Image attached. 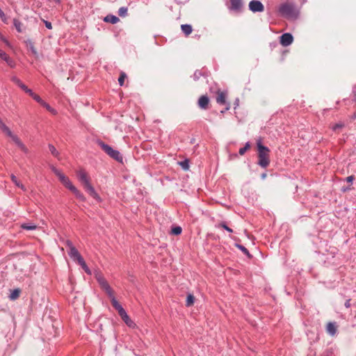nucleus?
<instances>
[{"mask_svg": "<svg viewBox=\"0 0 356 356\" xmlns=\"http://www.w3.org/2000/svg\"><path fill=\"white\" fill-rule=\"evenodd\" d=\"M278 12L281 16L289 19H295L299 15V10L293 3H282L278 8Z\"/></svg>", "mask_w": 356, "mask_h": 356, "instance_id": "obj_1", "label": "nucleus"}, {"mask_svg": "<svg viewBox=\"0 0 356 356\" xmlns=\"http://www.w3.org/2000/svg\"><path fill=\"white\" fill-rule=\"evenodd\" d=\"M257 146L259 158L257 164L261 168H266L270 163V149L266 146L263 145L260 140L257 142Z\"/></svg>", "mask_w": 356, "mask_h": 356, "instance_id": "obj_2", "label": "nucleus"}, {"mask_svg": "<svg viewBox=\"0 0 356 356\" xmlns=\"http://www.w3.org/2000/svg\"><path fill=\"white\" fill-rule=\"evenodd\" d=\"M97 144L102 148V149L111 158L115 159V161L122 163L123 161V157L120 152L117 150L114 149L110 145L104 143L103 141L98 140L97 141Z\"/></svg>", "mask_w": 356, "mask_h": 356, "instance_id": "obj_3", "label": "nucleus"}, {"mask_svg": "<svg viewBox=\"0 0 356 356\" xmlns=\"http://www.w3.org/2000/svg\"><path fill=\"white\" fill-rule=\"evenodd\" d=\"M95 277L101 289L105 291L108 297H111L114 294V292L106 280L100 273H97Z\"/></svg>", "mask_w": 356, "mask_h": 356, "instance_id": "obj_4", "label": "nucleus"}, {"mask_svg": "<svg viewBox=\"0 0 356 356\" xmlns=\"http://www.w3.org/2000/svg\"><path fill=\"white\" fill-rule=\"evenodd\" d=\"M230 11L236 13H240L243 9V0H230V6H228Z\"/></svg>", "mask_w": 356, "mask_h": 356, "instance_id": "obj_5", "label": "nucleus"}, {"mask_svg": "<svg viewBox=\"0 0 356 356\" xmlns=\"http://www.w3.org/2000/svg\"><path fill=\"white\" fill-rule=\"evenodd\" d=\"M249 9L252 13H261L264 10L263 3L259 0H252L249 3Z\"/></svg>", "mask_w": 356, "mask_h": 356, "instance_id": "obj_6", "label": "nucleus"}, {"mask_svg": "<svg viewBox=\"0 0 356 356\" xmlns=\"http://www.w3.org/2000/svg\"><path fill=\"white\" fill-rule=\"evenodd\" d=\"M64 186L67 188L70 191H72L74 195L78 198L81 201H84L85 200V197L84 195H83L82 193H81L73 184L71 182V181L69 179L68 181H67Z\"/></svg>", "mask_w": 356, "mask_h": 356, "instance_id": "obj_7", "label": "nucleus"}, {"mask_svg": "<svg viewBox=\"0 0 356 356\" xmlns=\"http://www.w3.org/2000/svg\"><path fill=\"white\" fill-rule=\"evenodd\" d=\"M293 40V35L289 33H285L280 36V43L283 47L290 45Z\"/></svg>", "mask_w": 356, "mask_h": 356, "instance_id": "obj_8", "label": "nucleus"}, {"mask_svg": "<svg viewBox=\"0 0 356 356\" xmlns=\"http://www.w3.org/2000/svg\"><path fill=\"white\" fill-rule=\"evenodd\" d=\"M68 254L72 259L76 261L77 263L83 259L76 248H72V250L68 251Z\"/></svg>", "mask_w": 356, "mask_h": 356, "instance_id": "obj_9", "label": "nucleus"}, {"mask_svg": "<svg viewBox=\"0 0 356 356\" xmlns=\"http://www.w3.org/2000/svg\"><path fill=\"white\" fill-rule=\"evenodd\" d=\"M12 140L15 143V145L25 154L29 153V149L26 147V145L22 143V141L19 139V138L15 135Z\"/></svg>", "mask_w": 356, "mask_h": 356, "instance_id": "obj_10", "label": "nucleus"}, {"mask_svg": "<svg viewBox=\"0 0 356 356\" xmlns=\"http://www.w3.org/2000/svg\"><path fill=\"white\" fill-rule=\"evenodd\" d=\"M12 140L15 143V145L25 154L29 153V149L26 147V145L22 143V141L19 139V138L15 135Z\"/></svg>", "mask_w": 356, "mask_h": 356, "instance_id": "obj_11", "label": "nucleus"}, {"mask_svg": "<svg viewBox=\"0 0 356 356\" xmlns=\"http://www.w3.org/2000/svg\"><path fill=\"white\" fill-rule=\"evenodd\" d=\"M77 177L83 186L90 183L88 175L83 170H80L77 172Z\"/></svg>", "mask_w": 356, "mask_h": 356, "instance_id": "obj_12", "label": "nucleus"}, {"mask_svg": "<svg viewBox=\"0 0 356 356\" xmlns=\"http://www.w3.org/2000/svg\"><path fill=\"white\" fill-rule=\"evenodd\" d=\"M83 186H84L86 191L89 193V195L90 196H92L93 198H95V200H97L98 201L101 200L100 197L97 193L94 187L90 184V183H89Z\"/></svg>", "mask_w": 356, "mask_h": 356, "instance_id": "obj_13", "label": "nucleus"}, {"mask_svg": "<svg viewBox=\"0 0 356 356\" xmlns=\"http://www.w3.org/2000/svg\"><path fill=\"white\" fill-rule=\"evenodd\" d=\"M0 58L3 60H4L10 67H15V61L11 58H10L5 51H3L1 49H0Z\"/></svg>", "mask_w": 356, "mask_h": 356, "instance_id": "obj_14", "label": "nucleus"}, {"mask_svg": "<svg viewBox=\"0 0 356 356\" xmlns=\"http://www.w3.org/2000/svg\"><path fill=\"white\" fill-rule=\"evenodd\" d=\"M209 103V97L207 95L201 96L198 99V106L202 109H206Z\"/></svg>", "mask_w": 356, "mask_h": 356, "instance_id": "obj_15", "label": "nucleus"}, {"mask_svg": "<svg viewBox=\"0 0 356 356\" xmlns=\"http://www.w3.org/2000/svg\"><path fill=\"white\" fill-rule=\"evenodd\" d=\"M337 324L335 322H329L327 324L326 330L330 336H334L337 333Z\"/></svg>", "mask_w": 356, "mask_h": 356, "instance_id": "obj_16", "label": "nucleus"}, {"mask_svg": "<svg viewBox=\"0 0 356 356\" xmlns=\"http://www.w3.org/2000/svg\"><path fill=\"white\" fill-rule=\"evenodd\" d=\"M227 99V94L225 92H219L218 93V96L216 97V102L218 104L220 105H227L229 104L226 101Z\"/></svg>", "mask_w": 356, "mask_h": 356, "instance_id": "obj_17", "label": "nucleus"}, {"mask_svg": "<svg viewBox=\"0 0 356 356\" xmlns=\"http://www.w3.org/2000/svg\"><path fill=\"white\" fill-rule=\"evenodd\" d=\"M104 21L106 22H109L112 24H115L119 21V18L113 15H108L104 17Z\"/></svg>", "mask_w": 356, "mask_h": 356, "instance_id": "obj_18", "label": "nucleus"}, {"mask_svg": "<svg viewBox=\"0 0 356 356\" xmlns=\"http://www.w3.org/2000/svg\"><path fill=\"white\" fill-rule=\"evenodd\" d=\"M12 181L15 184L16 186L20 188L24 191H26V187L17 179L16 176L12 174L10 175Z\"/></svg>", "mask_w": 356, "mask_h": 356, "instance_id": "obj_19", "label": "nucleus"}, {"mask_svg": "<svg viewBox=\"0 0 356 356\" xmlns=\"http://www.w3.org/2000/svg\"><path fill=\"white\" fill-rule=\"evenodd\" d=\"M111 299V304L113 307L118 311L121 309L122 305L118 302L116 298H115L114 294L111 297H108Z\"/></svg>", "mask_w": 356, "mask_h": 356, "instance_id": "obj_20", "label": "nucleus"}, {"mask_svg": "<svg viewBox=\"0 0 356 356\" xmlns=\"http://www.w3.org/2000/svg\"><path fill=\"white\" fill-rule=\"evenodd\" d=\"M181 31L186 35H188L191 33L193 29L190 24H182L181 26Z\"/></svg>", "mask_w": 356, "mask_h": 356, "instance_id": "obj_21", "label": "nucleus"}, {"mask_svg": "<svg viewBox=\"0 0 356 356\" xmlns=\"http://www.w3.org/2000/svg\"><path fill=\"white\" fill-rule=\"evenodd\" d=\"M21 227L22 229H26V230H34L37 228V226L33 223L28 222V223H23L21 225Z\"/></svg>", "mask_w": 356, "mask_h": 356, "instance_id": "obj_22", "label": "nucleus"}, {"mask_svg": "<svg viewBox=\"0 0 356 356\" xmlns=\"http://www.w3.org/2000/svg\"><path fill=\"white\" fill-rule=\"evenodd\" d=\"M20 290L19 289H14L9 296L10 300H14L19 298Z\"/></svg>", "mask_w": 356, "mask_h": 356, "instance_id": "obj_23", "label": "nucleus"}, {"mask_svg": "<svg viewBox=\"0 0 356 356\" xmlns=\"http://www.w3.org/2000/svg\"><path fill=\"white\" fill-rule=\"evenodd\" d=\"M13 24H14L16 30L17 31V32H19V33H22V24L21 23L20 21H19L17 19H13Z\"/></svg>", "mask_w": 356, "mask_h": 356, "instance_id": "obj_24", "label": "nucleus"}, {"mask_svg": "<svg viewBox=\"0 0 356 356\" xmlns=\"http://www.w3.org/2000/svg\"><path fill=\"white\" fill-rule=\"evenodd\" d=\"M81 267L84 270V271L88 274V275H90L91 274V271L89 269V268L88 267L87 264H86L84 259H82L81 261H80L79 263H78Z\"/></svg>", "mask_w": 356, "mask_h": 356, "instance_id": "obj_25", "label": "nucleus"}, {"mask_svg": "<svg viewBox=\"0 0 356 356\" xmlns=\"http://www.w3.org/2000/svg\"><path fill=\"white\" fill-rule=\"evenodd\" d=\"M26 43L27 44V46L30 48V50L31 51V52L35 56H37L38 52H37L35 48L34 47L33 43L30 40H28L27 41H26Z\"/></svg>", "mask_w": 356, "mask_h": 356, "instance_id": "obj_26", "label": "nucleus"}, {"mask_svg": "<svg viewBox=\"0 0 356 356\" xmlns=\"http://www.w3.org/2000/svg\"><path fill=\"white\" fill-rule=\"evenodd\" d=\"M195 297L192 294H188L186 298V305L187 307L192 305L194 303Z\"/></svg>", "mask_w": 356, "mask_h": 356, "instance_id": "obj_27", "label": "nucleus"}, {"mask_svg": "<svg viewBox=\"0 0 356 356\" xmlns=\"http://www.w3.org/2000/svg\"><path fill=\"white\" fill-rule=\"evenodd\" d=\"M127 7H121L118 10V15L122 17H124L127 15Z\"/></svg>", "mask_w": 356, "mask_h": 356, "instance_id": "obj_28", "label": "nucleus"}, {"mask_svg": "<svg viewBox=\"0 0 356 356\" xmlns=\"http://www.w3.org/2000/svg\"><path fill=\"white\" fill-rule=\"evenodd\" d=\"M250 143L249 142L246 143L243 147H241L239 149L238 153L241 155H243L245 153V152L250 148Z\"/></svg>", "mask_w": 356, "mask_h": 356, "instance_id": "obj_29", "label": "nucleus"}, {"mask_svg": "<svg viewBox=\"0 0 356 356\" xmlns=\"http://www.w3.org/2000/svg\"><path fill=\"white\" fill-rule=\"evenodd\" d=\"M179 164L184 170H187L189 168V163L187 159L179 162Z\"/></svg>", "mask_w": 356, "mask_h": 356, "instance_id": "obj_30", "label": "nucleus"}, {"mask_svg": "<svg viewBox=\"0 0 356 356\" xmlns=\"http://www.w3.org/2000/svg\"><path fill=\"white\" fill-rule=\"evenodd\" d=\"M182 229L179 226H176L172 229V234L174 235H179L181 233Z\"/></svg>", "mask_w": 356, "mask_h": 356, "instance_id": "obj_31", "label": "nucleus"}, {"mask_svg": "<svg viewBox=\"0 0 356 356\" xmlns=\"http://www.w3.org/2000/svg\"><path fill=\"white\" fill-rule=\"evenodd\" d=\"M127 78V75L124 72H121L120 76L118 78V83L120 86H123L124 79Z\"/></svg>", "mask_w": 356, "mask_h": 356, "instance_id": "obj_32", "label": "nucleus"}, {"mask_svg": "<svg viewBox=\"0 0 356 356\" xmlns=\"http://www.w3.org/2000/svg\"><path fill=\"white\" fill-rule=\"evenodd\" d=\"M236 247L241 250L245 254L248 255V257H250V252L249 251L247 250L246 248H245L243 245H239V244H236Z\"/></svg>", "mask_w": 356, "mask_h": 356, "instance_id": "obj_33", "label": "nucleus"}, {"mask_svg": "<svg viewBox=\"0 0 356 356\" xmlns=\"http://www.w3.org/2000/svg\"><path fill=\"white\" fill-rule=\"evenodd\" d=\"M59 180L60 181V182L64 185L65 183L69 180V178L67 177L63 173H60L58 176Z\"/></svg>", "mask_w": 356, "mask_h": 356, "instance_id": "obj_34", "label": "nucleus"}, {"mask_svg": "<svg viewBox=\"0 0 356 356\" xmlns=\"http://www.w3.org/2000/svg\"><path fill=\"white\" fill-rule=\"evenodd\" d=\"M344 127V124L343 122H339V123H337L335 124H334L332 127V129L334 131L343 128Z\"/></svg>", "mask_w": 356, "mask_h": 356, "instance_id": "obj_35", "label": "nucleus"}, {"mask_svg": "<svg viewBox=\"0 0 356 356\" xmlns=\"http://www.w3.org/2000/svg\"><path fill=\"white\" fill-rule=\"evenodd\" d=\"M49 151L51 152V153L54 156H58V152L56 150V147L52 145H49Z\"/></svg>", "mask_w": 356, "mask_h": 356, "instance_id": "obj_36", "label": "nucleus"}, {"mask_svg": "<svg viewBox=\"0 0 356 356\" xmlns=\"http://www.w3.org/2000/svg\"><path fill=\"white\" fill-rule=\"evenodd\" d=\"M121 318L128 326L130 327L131 325L132 321L127 314H126L125 316Z\"/></svg>", "mask_w": 356, "mask_h": 356, "instance_id": "obj_37", "label": "nucleus"}, {"mask_svg": "<svg viewBox=\"0 0 356 356\" xmlns=\"http://www.w3.org/2000/svg\"><path fill=\"white\" fill-rule=\"evenodd\" d=\"M219 227H222L223 229H225V230H227L228 232L229 233H232L233 232V230L232 229H231L230 227H229L225 222H221L220 225H219Z\"/></svg>", "mask_w": 356, "mask_h": 356, "instance_id": "obj_38", "label": "nucleus"}, {"mask_svg": "<svg viewBox=\"0 0 356 356\" xmlns=\"http://www.w3.org/2000/svg\"><path fill=\"white\" fill-rule=\"evenodd\" d=\"M3 132L5 133L11 139L15 136V134H14L9 128H7V129H6Z\"/></svg>", "mask_w": 356, "mask_h": 356, "instance_id": "obj_39", "label": "nucleus"}, {"mask_svg": "<svg viewBox=\"0 0 356 356\" xmlns=\"http://www.w3.org/2000/svg\"><path fill=\"white\" fill-rule=\"evenodd\" d=\"M202 76V73L200 71H195L193 75V79L197 81Z\"/></svg>", "mask_w": 356, "mask_h": 356, "instance_id": "obj_40", "label": "nucleus"}, {"mask_svg": "<svg viewBox=\"0 0 356 356\" xmlns=\"http://www.w3.org/2000/svg\"><path fill=\"white\" fill-rule=\"evenodd\" d=\"M32 98L35 100L38 103H39L40 104H41V103L42 102L43 99L39 96L37 94H35Z\"/></svg>", "mask_w": 356, "mask_h": 356, "instance_id": "obj_41", "label": "nucleus"}, {"mask_svg": "<svg viewBox=\"0 0 356 356\" xmlns=\"http://www.w3.org/2000/svg\"><path fill=\"white\" fill-rule=\"evenodd\" d=\"M50 168L57 177L61 173V172L54 165H51Z\"/></svg>", "mask_w": 356, "mask_h": 356, "instance_id": "obj_42", "label": "nucleus"}, {"mask_svg": "<svg viewBox=\"0 0 356 356\" xmlns=\"http://www.w3.org/2000/svg\"><path fill=\"white\" fill-rule=\"evenodd\" d=\"M118 312L120 317H124L125 316L126 314H127L122 307H121V309H118Z\"/></svg>", "mask_w": 356, "mask_h": 356, "instance_id": "obj_43", "label": "nucleus"}, {"mask_svg": "<svg viewBox=\"0 0 356 356\" xmlns=\"http://www.w3.org/2000/svg\"><path fill=\"white\" fill-rule=\"evenodd\" d=\"M11 80L16 83L17 86L20 85L22 83V81L19 79H18L17 76H13L11 78Z\"/></svg>", "mask_w": 356, "mask_h": 356, "instance_id": "obj_44", "label": "nucleus"}, {"mask_svg": "<svg viewBox=\"0 0 356 356\" xmlns=\"http://www.w3.org/2000/svg\"><path fill=\"white\" fill-rule=\"evenodd\" d=\"M66 245H67V247H68V248H69V250H72V248H76L74 246V245H73L72 242V241H66Z\"/></svg>", "mask_w": 356, "mask_h": 356, "instance_id": "obj_45", "label": "nucleus"}, {"mask_svg": "<svg viewBox=\"0 0 356 356\" xmlns=\"http://www.w3.org/2000/svg\"><path fill=\"white\" fill-rule=\"evenodd\" d=\"M0 18L2 19L3 22H6V15L3 13V12L1 10V8H0Z\"/></svg>", "mask_w": 356, "mask_h": 356, "instance_id": "obj_46", "label": "nucleus"}, {"mask_svg": "<svg viewBox=\"0 0 356 356\" xmlns=\"http://www.w3.org/2000/svg\"><path fill=\"white\" fill-rule=\"evenodd\" d=\"M0 39L7 45L10 46V42L3 37V35L1 33Z\"/></svg>", "mask_w": 356, "mask_h": 356, "instance_id": "obj_47", "label": "nucleus"}, {"mask_svg": "<svg viewBox=\"0 0 356 356\" xmlns=\"http://www.w3.org/2000/svg\"><path fill=\"white\" fill-rule=\"evenodd\" d=\"M44 24H45V26L48 29H52V26H51V22H48V21H46V20H43Z\"/></svg>", "mask_w": 356, "mask_h": 356, "instance_id": "obj_48", "label": "nucleus"}, {"mask_svg": "<svg viewBox=\"0 0 356 356\" xmlns=\"http://www.w3.org/2000/svg\"><path fill=\"white\" fill-rule=\"evenodd\" d=\"M42 106H44L47 110H49L51 106H49V104H48L47 102H45L44 100L42 101V102L41 103V104Z\"/></svg>", "mask_w": 356, "mask_h": 356, "instance_id": "obj_49", "label": "nucleus"}, {"mask_svg": "<svg viewBox=\"0 0 356 356\" xmlns=\"http://www.w3.org/2000/svg\"><path fill=\"white\" fill-rule=\"evenodd\" d=\"M8 127L3 122L0 123V129L2 131H4Z\"/></svg>", "mask_w": 356, "mask_h": 356, "instance_id": "obj_50", "label": "nucleus"}, {"mask_svg": "<svg viewBox=\"0 0 356 356\" xmlns=\"http://www.w3.org/2000/svg\"><path fill=\"white\" fill-rule=\"evenodd\" d=\"M22 90H23L24 92L28 89V87L24 84L22 82L20 85L18 86Z\"/></svg>", "mask_w": 356, "mask_h": 356, "instance_id": "obj_51", "label": "nucleus"}, {"mask_svg": "<svg viewBox=\"0 0 356 356\" xmlns=\"http://www.w3.org/2000/svg\"><path fill=\"white\" fill-rule=\"evenodd\" d=\"M25 92L28 93L31 97L35 94L29 88L26 89Z\"/></svg>", "mask_w": 356, "mask_h": 356, "instance_id": "obj_52", "label": "nucleus"}, {"mask_svg": "<svg viewBox=\"0 0 356 356\" xmlns=\"http://www.w3.org/2000/svg\"><path fill=\"white\" fill-rule=\"evenodd\" d=\"M229 108H230V104H227L226 105V108H225V110L221 111H220V113H224L225 111H227L229 110Z\"/></svg>", "mask_w": 356, "mask_h": 356, "instance_id": "obj_53", "label": "nucleus"}, {"mask_svg": "<svg viewBox=\"0 0 356 356\" xmlns=\"http://www.w3.org/2000/svg\"><path fill=\"white\" fill-rule=\"evenodd\" d=\"M354 180V177L353 175L351 176H348L347 178H346V181L348 182H352Z\"/></svg>", "mask_w": 356, "mask_h": 356, "instance_id": "obj_54", "label": "nucleus"}, {"mask_svg": "<svg viewBox=\"0 0 356 356\" xmlns=\"http://www.w3.org/2000/svg\"><path fill=\"white\" fill-rule=\"evenodd\" d=\"M345 307H346V308H349V307H350V299H348V300H347L346 301V302H345Z\"/></svg>", "mask_w": 356, "mask_h": 356, "instance_id": "obj_55", "label": "nucleus"}, {"mask_svg": "<svg viewBox=\"0 0 356 356\" xmlns=\"http://www.w3.org/2000/svg\"><path fill=\"white\" fill-rule=\"evenodd\" d=\"M48 111L54 115H56L57 113V111L52 107H51Z\"/></svg>", "mask_w": 356, "mask_h": 356, "instance_id": "obj_56", "label": "nucleus"}, {"mask_svg": "<svg viewBox=\"0 0 356 356\" xmlns=\"http://www.w3.org/2000/svg\"><path fill=\"white\" fill-rule=\"evenodd\" d=\"M266 176H267L266 173H263V174H261V178L262 179H266Z\"/></svg>", "mask_w": 356, "mask_h": 356, "instance_id": "obj_57", "label": "nucleus"}, {"mask_svg": "<svg viewBox=\"0 0 356 356\" xmlns=\"http://www.w3.org/2000/svg\"><path fill=\"white\" fill-rule=\"evenodd\" d=\"M236 106H238V99L236 100Z\"/></svg>", "mask_w": 356, "mask_h": 356, "instance_id": "obj_58", "label": "nucleus"}, {"mask_svg": "<svg viewBox=\"0 0 356 356\" xmlns=\"http://www.w3.org/2000/svg\"><path fill=\"white\" fill-rule=\"evenodd\" d=\"M56 2H58V3L60 1V0H56Z\"/></svg>", "mask_w": 356, "mask_h": 356, "instance_id": "obj_59", "label": "nucleus"}, {"mask_svg": "<svg viewBox=\"0 0 356 356\" xmlns=\"http://www.w3.org/2000/svg\"><path fill=\"white\" fill-rule=\"evenodd\" d=\"M355 100H356V95H355Z\"/></svg>", "mask_w": 356, "mask_h": 356, "instance_id": "obj_60", "label": "nucleus"}]
</instances>
